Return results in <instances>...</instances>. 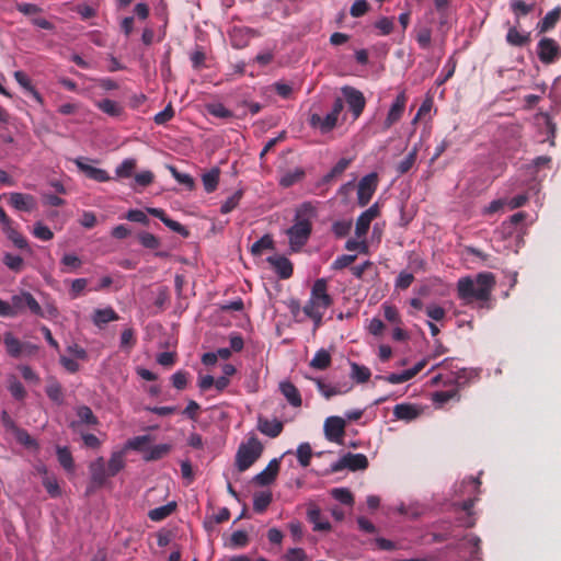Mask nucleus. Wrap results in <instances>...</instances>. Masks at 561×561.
<instances>
[{"instance_id": "f257e3e1", "label": "nucleus", "mask_w": 561, "mask_h": 561, "mask_svg": "<svg viewBox=\"0 0 561 561\" xmlns=\"http://www.w3.org/2000/svg\"><path fill=\"white\" fill-rule=\"evenodd\" d=\"M495 276L490 272L479 273L476 278L461 277L457 282L458 298L465 304L488 302L495 287Z\"/></svg>"}, {"instance_id": "f03ea898", "label": "nucleus", "mask_w": 561, "mask_h": 561, "mask_svg": "<svg viewBox=\"0 0 561 561\" xmlns=\"http://www.w3.org/2000/svg\"><path fill=\"white\" fill-rule=\"evenodd\" d=\"M333 305V298L328 293V280L318 278L314 280L310 297L302 308L306 317L313 322V332L322 325V319L325 311Z\"/></svg>"}, {"instance_id": "7ed1b4c3", "label": "nucleus", "mask_w": 561, "mask_h": 561, "mask_svg": "<svg viewBox=\"0 0 561 561\" xmlns=\"http://www.w3.org/2000/svg\"><path fill=\"white\" fill-rule=\"evenodd\" d=\"M314 215V208L310 203H305L297 210L294 225L287 229L291 251L298 252L309 240L312 231L310 217Z\"/></svg>"}, {"instance_id": "20e7f679", "label": "nucleus", "mask_w": 561, "mask_h": 561, "mask_svg": "<svg viewBox=\"0 0 561 561\" xmlns=\"http://www.w3.org/2000/svg\"><path fill=\"white\" fill-rule=\"evenodd\" d=\"M344 103L341 98H336L333 102L332 110L325 117H321L317 113L310 114L308 123L310 127L319 129L321 134H328L333 130L337 124L339 116L343 111Z\"/></svg>"}, {"instance_id": "39448f33", "label": "nucleus", "mask_w": 561, "mask_h": 561, "mask_svg": "<svg viewBox=\"0 0 561 561\" xmlns=\"http://www.w3.org/2000/svg\"><path fill=\"white\" fill-rule=\"evenodd\" d=\"M263 446L257 438L252 437L247 444H242L236 456V465L240 472L248 470L261 456Z\"/></svg>"}, {"instance_id": "423d86ee", "label": "nucleus", "mask_w": 561, "mask_h": 561, "mask_svg": "<svg viewBox=\"0 0 561 561\" xmlns=\"http://www.w3.org/2000/svg\"><path fill=\"white\" fill-rule=\"evenodd\" d=\"M3 345L7 354L12 358L32 356L38 351L37 345L21 341L12 332L3 334Z\"/></svg>"}, {"instance_id": "0eeeda50", "label": "nucleus", "mask_w": 561, "mask_h": 561, "mask_svg": "<svg viewBox=\"0 0 561 561\" xmlns=\"http://www.w3.org/2000/svg\"><path fill=\"white\" fill-rule=\"evenodd\" d=\"M14 317L28 310L32 314L44 317L43 309L34 296L28 291H22L11 297Z\"/></svg>"}, {"instance_id": "6e6552de", "label": "nucleus", "mask_w": 561, "mask_h": 561, "mask_svg": "<svg viewBox=\"0 0 561 561\" xmlns=\"http://www.w3.org/2000/svg\"><path fill=\"white\" fill-rule=\"evenodd\" d=\"M368 467V459L364 454L347 453L330 467V472H339L344 469L351 471L365 470Z\"/></svg>"}, {"instance_id": "1a4fd4ad", "label": "nucleus", "mask_w": 561, "mask_h": 561, "mask_svg": "<svg viewBox=\"0 0 561 561\" xmlns=\"http://www.w3.org/2000/svg\"><path fill=\"white\" fill-rule=\"evenodd\" d=\"M378 187V174L371 172L360 179L357 185V203L365 207L370 202Z\"/></svg>"}, {"instance_id": "9d476101", "label": "nucleus", "mask_w": 561, "mask_h": 561, "mask_svg": "<svg viewBox=\"0 0 561 561\" xmlns=\"http://www.w3.org/2000/svg\"><path fill=\"white\" fill-rule=\"evenodd\" d=\"M537 55L542 64L550 65L561 57V47L550 37H542L537 45Z\"/></svg>"}, {"instance_id": "9b49d317", "label": "nucleus", "mask_w": 561, "mask_h": 561, "mask_svg": "<svg viewBox=\"0 0 561 561\" xmlns=\"http://www.w3.org/2000/svg\"><path fill=\"white\" fill-rule=\"evenodd\" d=\"M342 93L353 117L357 119L363 114L366 106V99L363 92L354 87L345 85L342 88Z\"/></svg>"}, {"instance_id": "f8f14e48", "label": "nucleus", "mask_w": 561, "mask_h": 561, "mask_svg": "<svg viewBox=\"0 0 561 561\" xmlns=\"http://www.w3.org/2000/svg\"><path fill=\"white\" fill-rule=\"evenodd\" d=\"M407 102L408 96L404 91L400 92L396 96L382 123L383 130L390 129L394 124H397L402 118Z\"/></svg>"}, {"instance_id": "ddd939ff", "label": "nucleus", "mask_w": 561, "mask_h": 561, "mask_svg": "<svg viewBox=\"0 0 561 561\" xmlns=\"http://www.w3.org/2000/svg\"><path fill=\"white\" fill-rule=\"evenodd\" d=\"M379 215H380V206L378 203H375L368 209H366L358 216V218L356 220V225H355V234H356L357 239H362V238L366 237L371 221L374 219H376L377 217H379Z\"/></svg>"}, {"instance_id": "4468645a", "label": "nucleus", "mask_w": 561, "mask_h": 561, "mask_svg": "<svg viewBox=\"0 0 561 561\" xmlns=\"http://www.w3.org/2000/svg\"><path fill=\"white\" fill-rule=\"evenodd\" d=\"M87 158L79 157L73 159V163L77 165L80 172H82L87 178L90 180H93L95 182H107L111 180V176L108 175L107 171L95 168L87 163Z\"/></svg>"}, {"instance_id": "2eb2a0df", "label": "nucleus", "mask_w": 561, "mask_h": 561, "mask_svg": "<svg viewBox=\"0 0 561 561\" xmlns=\"http://www.w3.org/2000/svg\"><path fill=\"white\" fill-rule=\"evenodd\" d=\"M325 437L330 442L341 443L345 434V421L340 416H330L324 422Z\"/></svg>"}, {"instance_id": "dca6fc26", "label": "nucleus", "mask_w": 561, "mask_h": 561, "mask_svg": "<svg viewBox=\"0 0 561 561\" xmlns=\"http://www.w3.org/2000/svg\"><path fill=\"white\" fill-rule=\"evenodd\" d=\"M9 204L19 211H33L36 206V198L31 194L13 192L9 195Z\"/></svg>"}, {"instance_id": "f3484780", "label": "nucleus", "mask_w": 561, "mask_h": 561, "mask_svg": "<svg viewBox=\"0 0 561 561\" xmlns=\"http://www.w3.org/2000/svg\"><path fill=\"white\" fill-rule=\"evenodd\" d=\"M89 470L91 474V482L96 488L103 486L106 482V479L110 477L103 457H99L92 461L89 466Z\"/></svg>"}, {"instance_id": "a211bd4d", "label": "nucleus", "mask_w": 561, "mask_h": 561, "mask_svg": "<svg viewBox=\"0 0 561 561\" xmlns=\"http://www.w3.org/2000/svg\"><path fill=\"white\" fill-rule=\"evenodd\" d=\"M147 213L153 217L159 218L168 228H170L172 231L181 234L182 237H188L190 232L179 221H175L168 217L165 211L162 208H153L149 207L147 208Z\"/></svg>"}, {"instance_id": "6ab92c4d", "label": "nucleus", "mask_w": 561, "mask_h": 561, "mask_svg": "<svg viewBox=\"0 0 561 561\" xmlns=\"http://www.w3.org/2000/svg\"><path fill=\"white\" fill-rule=\"evenodd\" d=\"M267 262L274 268L282 279H288L294 273L293 263L284 255H274L267 257Z\"/></svg>"}, {"instance_id": "aec40b11", "label": "nucleus", "mask_w": 561, "mask_h": 561, "mask_svg": "<svg viewBox=\"0 0 561 561\" xmlns=\"http://www.w3.org/2000/svg\"><path fill=\"white\" fill-rule=\"evenodd\" d=\"M279 468V460L276 458L272 459L266 468L253 478L254 483L262 486L271 484L276 479Z\"/></svg>"}, {"instance_id": "412c9836", "label": "nucleus", "mask_w": 561, "mask_h": 561, "mask_svg": "<svg viewBox=\"0 0 561 561\" xmlns=\"http://www.w3.org/2000/svg\"><path fill=\"white\" fill-rule=\"evenodd\" d=\"M422 413V409L415 404L411 403H400L394 405L393 415L398 420H402L405 422H411L417 419Z\"/></svg>"}, {"instance_id": "4be33fe9", "label": "nucleus", "mask_w": 561, "mask_h": 561, "mask_svg": "<svg viewBox=\"0 0 561 561\" xmlns=\"http://www.w3.org/2000/svg\"><path fill=\"white\" fill-rule=\"evenodd\" d=\"M283 428H284L283 422L278 421L276 419L268 420V419H265L262 416L259 417L257 430L262 434H264L268 437H272V438L277 437L283 432Z\"/></svg>"}, {"instance_id": "5701e85b", "label": "nucleus", "mask_w": 561, "mask_h": 561, "mask_svg": "<svg viewBox=\"0 0 561 561\" xmlns=\"http://www.w3.org/2000/svg\"><path fill=\"white\" fill-rule=\"evenodd\" d=\"M308 520L313 524V530L327 531L331 529L328 519L322 518L321 510L316 504H310L307 510Z\"/></svg>"}, {"instance_id": "b1692460", "label": "nucleus", "mask_w": 561, "mask_h": 561, "mask_svg": "<svg viewBox=\"0 0 561 561\" xmlns=\"http://www.w3.org/2000/svg\"><path fill=\"white\" fill-rule=\"evenodd\" d=\"M279 391L294 408L301 407L302 399L298 388L290 381L279 382Z\"/></svg>"}, {"instance_id": "393cba45", "label": "nucleus", "mask_w": 561, "mask_h": 561, "mask_svg": "<svg viewBox=\"0 0 561 561\" xmlns=\"http://www.w3.org/2000/svg\"><path fill=\"white\" fill-rule=\"evenodd\" d=\"M352 159L342 158L340 159L335 165L328 172L320 181L319 185H328L334 179L341 176L344 171L350 167Z\"/></svg>"}, {"instance_id": "a878e982", "label": "nucleus", "mask_w": 561, "mask_h": 561, "mask_svg": "<svg viewBox=\"0 0 561 561\" xmlns=\"http://www.w3.org/2000/svg\"><path fill=\"white\" fill-rule=\"evenodd\" d=\"M14 79L16 82L26 91L28 92L32 98L39 104H43V98L41 93L33 87L30 78L27 75L21 70H18L14 72Z\"/></svg>"}, {"instance_id": "bb28decb", "label": "nucleus", "mask_w": 561, "mask_h": 561, "mask_svg": "<svg viewBox=\"0 0 561 561\" xmlns=\"http://www.w3.org/2000/svg\"><path fill=\"white\" fill-rule=\"evenodd\" d=\"M118 319H119V316L111 307H107L104 309H95L94 313H93V318H92L93 323L96 327H102L108 322L117 321Z\"/></svg>"}, {"instance_id": "cd10ccee", "label": "nucleus", "mask_w": 561, "mask_h": 561, "mask_svg": "<svg viewBox=\"0 0 561 561\" xmlns=\"http://www.w3.org/2000/svg\"><path fill=\"white\" fill-rule=\"evenodd\" d=\"M96 106L111 117H119L124 114V107L118 102L110 99L98 101Z\"/></svg>"}, {"instance_id": "c85d7f7f", "label": "nucleus", "mask_w": 561, "mask_h": 561, "mask_svg": "<svg viewBox=\"0 0 561 561\" xmlns=\"http://www.w3.org/2000/svg\"><path fill=\"white\" fill-rule=\"evenodd\" d=\"M561 16V9L554 8L549 11L546 16L538 23L537 28L539 33H546L553 28Z\"/></svg>"}, {"instance_id": "c756f323", "label": "nucleus", "mask_w": 561, "mask_h": 561, "mask_svg": "<svg viewBox=\"0 0 561 561\" xmlns=\"http://www.w3.org/2000/svg\"><path fill=\"white\" fill-rule=\"evenodd\" d=\"M3 232L7 234L8 239L12 241V243L20 250H25L28 253L32 252L27 240L15 229L12 225H9L3 229Z\"/></svg>"}, {"instance_id": "7c9ffc66", "label": "nucleus", "mask_w": 561, "mask_h": 561, "mask_svg": "<svg viewBox=\"0 0 561 561\" xmlns=\"http://www.w3.org/2000/svg\"><path fill=\"white\" fill-rule=\"evenodd\" d=\"M506 42L511 46L523 47L530 42V33L523 34L515 26L510 27L506 34Z\"/></svg>"}, {"instance_id": "2f4dec72", "label": "nucleus", "mask_w": 561, "mask_h": 561, "mask_svg": "<svg viewBox=\"0 0 561 561\" xmlns=\"http://www.w3.org/2000/svg\"><path fill=\"white\" fill-rule=\"evenodd\" d=\"M56 455H57L59 465L66 471L71 472L75 470V461H73L71 451L67 446H57Z\"/></svg>"}, {"instance_id": "473e14b6", "label": "nucleus", "mask_w": 561, "mask_h": 561, "mask_svg": "<svg viewBox=\"0 0 561 561\" xmlns=\"http://www.w3.org/2000/svg\"><path fill=\"white\" fill-rule=\"evenodd\" d=\"M219 176L220 170L218 168H213L211 170L203 174L202 182L207 193H213L214 191L217 190Z\"/></svg>"}, {"instance_id": "72a5a7b5", "label": "nucleus", "mask_w": 561, "mask_h": 561, "mask_svg": "<svg viewBox=\"0 0 561 561\" xmlns=\"http://www.w3.org/2000/svg\"><path fill=\"white\" fill-rule=\"evenodd\" d=\"M125 467V458L123 451H114L107 462L106 469L110 477L116 476Z\"/></svg>"}, {"instance_id": "f704fd0d", "label": "nucleus", "mask_w": 561, "mask_h": 561, "mask_svg": "<svg viewBox=\"0 0 561 561\" xmlns=\"http://www.w3.org/2000/svg\"><path fill=\"white\" fill-rule=\"evenodd\" d=\"M175 508L176 504L174 502H170L165 505L150 510L148 513V517L153 522H161L165 519L168 516H170Z\"/></svg>"}, {"instance_id": "c9c22d12", "label": "nucleus", "mask_w": 561, "mask_h": 561, "mask_svg": "<svg viewBox=\"0 0 561 561\" xmlns=\"http://www.w3.org/2000/svg\"><path fill=\"white\" fill-rule=\"evenodd\" d=\"M331 365V355L330 353L324 350V348H321L319 350L313 358L311 359L310 362V366L312 368H316V369H319V370H324L327 369L329 366Z\"/></svg>"}, {"instance_id": "e433bc0d", "label": "nucleus", "mask_w": 561, "mask_h": 561, "mask_svg": "<svg viewBox=\"0 0 561 561\" xmlns=\"http://www.w3.org/2000/svg\"><path fill=\"white\" fill-rule=\"evenodd\" d=\"M170 450L171 445L169 444L156 445L146 451L144 459L146 461H156L167 456L170 453Z\"/></svg>"}, {"instance_id": "4c0bfd02", "label": "nucleus", "mask_w": 561, "mask_h": 561, "mask_svg": "<svg viewBox=\"0 0 561 561\" xmlns=\"http://www.w3.org/2000/svg\"><path fill=\"white\" fill-rule=\"evenodd\" d=\"M46 394L47 397L58 405L62 404L65 401L64 390L61 385L54 380L49 382L46 387Z\"/></svg>"}, {"instance_id": "58836bf2", "label": "nucleus", "mask_w": 561, "mask_h": 561, "mask_svg": "<svg viewBox=\"0 0 561 561\" xmlns=\"http://www.w3.org/2000/svg\"><path fill=\"white\" fill-rule=\"evenodd\" d=\"M305 176V171L301 168H296L286 172L279 181L283 187H290L291 185L301 181Z\"/></svg>"}, {"instance_id": "ea45409f", "label": "nucleus", "mask_w": 561, "mask_h": 561, "mask_svg": "<svg viewBox=\"0 0 561 561\" xmlns=\"http://www.w3.org/2000/svg\"><path fill=\"white\" fill-rule=\"evenodd\" d=\"M274 249V240L270 234H264L257 241H255L251 247V253L254 256L262 255L264 250Z\"/></svg>"}, {"instance_id": "a19ab883", "label": "nucleus", "mask_w": 561, "mask_h": 561, "mask_svg": "<svg viewBox=\"0 0 561 561\" xmlns=\"http://www.w3.org/2000/svg\"><path fill=\"white\" fill-rule=\"evenodd\" d=\"M243 197V191L238 190L231 196H229L220 206V213L227 215L234 210Z\"/></svg>"}, {"instance_id": "79ce46f5", "label": "nucleus", "mask_w": 561, "mask_h": 561, "mask_svg": "<svg viewBox=\"0 0 561 561\" xmlns=\"http://www.w3.org/2000/svg\"><path fill=\"white\" fill-rule=\"evenodd\" d=\"M206 111L209 115L221 119H228L233 117V113L230 110H228L224 104L218 102L206 104Z\"/></svg>"}, {"instance_id": "37998d69", "label": "nucleus", "mask_w": 561, "mask_h": 561, "mask_svg": "<svg viewBox=\"0 0 561 561\" xmlns=\"http://www.w3.org/2000/svg\"><path fill=\"white\" fill-rule=\"evenodd\" d=\"M417 148L414 147L405 157L397 164V172L399 175L408 173L416 161Z\"/></svg>"}, {"instance_id": "c03bdc74", "label": "nucleus", "mask_w": 561, "mask_h": 561, "mask_svg": "<svg viewBox=\"0 0 561 561\" xmlns=\"http://www.w3.org/2000/svg\"><path fill=\"white\" fill-rule=\"evenodd\" d=\"M352 374L351 377L358 383L367 382L371 376L370 369L366 366L351 363Z\"/></svg>"}, {"instance_id": "a18cd8bd", "label": "nucleus", "mask_w": 561, "mask_h": 561, "mask_svg": "<svg viewBox=\"0 0 561 561\" xmlns=\"http://www.w3.org/2000/svg\"><path fill=\"white\" fill-rule=\"evenodd\" d=\"M316 383H317V388L319 390V392L325 398V399H330L332 398L333 396H336V394H341V393H346L347 391L351 390V387L346 388L345 390H341L334 386H331L329 383H325L324 381L320 380V379H314Z\"/></svg>"}, {"instance_id": "49530a36", "label": "nucleus", "mask_w": 561, "mask_h": 561, "mask_svg": "<svg viewBox=\"0 0 561 561\" xmlns=\"http://www.w3.org/2000/svg\"><path fill=\"white\" fill-rule=\"evenodd\" d=\"M272 502L270 492H260L254 495L253 508L256 513H263Z\"/></svg>"}, {"instance_id": "de8ad7c7", "label": "nucleus", "mask_w": 561, "mask_h": 561, "mask_svg": "<svg viewBox=\"0 0 561 561\" xmlns=\"http://www.w3.org/2000/svg\"><path fill=\"white\" fill-rule=\"evenodd\" d=\"M331 495L333 499L344 505L351 506L354 504V496L352 492L346 488H334L331 490Z\"/></svg>"}, {"instance_id": "09e8293b", "label": "nucleus", "mask_w": 561, "mask_h": 561, "mask_svg": "<svg viewBox=\"0 0 561 561\" xmlns=\"http://www.w3.org/2000/svg\"><path fill=\"white\" fill-rule=\"evenodd\" d=\"M136 169V160L133 158L125 159L119 165H117L115 173L118 178L128 179L133 175Z\"/></svg>"}, {"instance_id": "8fccbe9b", "label": "nucleus", "mask_w": 561, "mask_h": 561, "mask_svg": "<svg viewBox=\"0 0 561 561\" xmlns=\"http://www.w3.org/2000/svg\"><path fill=\"white\" fill-rule=\"evenodd\" d=\"M60 263L64 266L61 270L64 273L73 272L82 265V261L76 254H65Z\"/></svg>"}, {"instance_id": "3c124183", "label": "nucleus", "mask_w": 561, "mask_h": 561, "mask_svg": "<svg viewBox=\"0 0 561 561\" xmlns=\"http://www.w3.org/2000/svg\"><path fill=\"white\" fill-rule=\"evenodd\" d=\"M77 415L80 419V421L87 425H98L99 424L98 417L94 415L93 411L88 405L79 407L77 409Z\"/></svg>"}, {"instance_id": "603ef678", "label": "nucleus", "mask_w": 561, "mask_h": 561, "mask_svg": "<svg viewBox=\"0 0 561 561\" xmlns=\"http://www.w3.org/2000/svg\"><path fill=\"white\" fill-rule=\"evenodd\" d=\"M8 389L12 397L19 401L24 400L26 397V390L24 386L14 376L11 377Z\"/></svg>"}, {"instance_id": "864d4df0", "label": "nucleus", "mask_w": 561, "mask_h": 561, "mask_svg": "<svg viewBox=\"0 0 561 561\" xmlns=\"http://www.w3.org/2000/svg\"><path fill=\"white\" fill-rule=\"evenodd\" d=\"M3 264L10 268L11 271L19 273L23 270L24 261L19 255H13L11 253H5L3 256Z\"/></svg>"}, {"instance_id": "5fc2aeb1", "label": "nucleus", "mask_w": 561, "mask_h": 561, "mask_svg": "<svg viewBox=\"0 0 561 561\" xmlns=\"http://www.w3.org/2000/svg\"><path fill=\"white\" fill-rule=\"evenodd\" d=\"M312 457V449L308 443H302L297 448V458L302 467H308Z\"/></svg>"}, {"instance_id": "6e6d98bb", "label": "nucleus", "mask_w": 561, "mask_h": 561, "mask_svg": "<svg viewBox=\"0 0 561 561\" xmlns=\"http://www.w3.org/2000/svg\"><path fill=\"white\" fill-rule=\"evenodd\" d=\"M32 233L36 239L42 241H49L54 238L53 231L42 221L35 222Z\"/></svg>"}, {"instance_id": "4d7b16f0", "label": "nucleus", "mask_w": 561, "mask_h": 561, "mask_svg": "<svg viewBox=\"0 0 561 561\" xmlns=\"http://www.w3.org/2000/svg\"><path fill=\"white\" fill-rule=\"evenodd\" d=\"M138 240L146 249L156 250L160 247V240L150 232L142 231L138 233Z\"/></svg>"}, {"instance_id": "13d9d810", "label": "nucleus", "mask_w": 561, "mask_h": 561, "mask_svg": "<svg viewBox=\"0 0 561 561\" xmlns=\"http://www.w3.org/2000/svg\"><path fill=\"white\" fill-rule=\"evenodd\" d=\"M510 7L517 18L529 14L534 9V4H528L523 0H512Z\"/></svg>"}, {"instance_id": "bf43d9fd", "label": "nucleus", "mask_w": 561, "mask_h": 561, "mask_svg": "<svg viewBox=\"0 0 561 561\" xmlns=\"http://www.w3.org/2000/svg\"><path fill=\"white\" fill-rule=\"evenodd\" d=\"M455 398L459 399V390L457 388L435 392L433 396V401L439 404H444Z\"/></svg>"}, {"instance_id": "052dcab7", "label": "nucleus", "mask_w": 561, "mask_h": 561, "mask_svg": "<svg viewBox=\"0 0 561 561\" xmlns=\"http://www.w3.org/2000/svg\"><path fill=\"white\" fill-rule=\"evenodd\" d=\"M135 331L131 328L125 329L121 334V348L129 352L136 345Z\"/></svg>"}, {"instance_id": "680f3d73", "label": "nucleus", "mask_w": 561, "mask_h": 561, "mask_svg": "<svg viewBox=\"0 0 561 561\" xmlns=\"http://www.w3.org/2000/svg\"><path fill=\"white\" fill-rule=\"evenodd\" d=\"M409 375L410 374L407 370H403L402 373L398 374L393 373L387 376H376V379H380L392 385H399L409 381L411 379Z\"/></svg>"}, {"instance_id": "e2e57ef3", "label": "nucleus", "mask_w": 561, "mask_h": 561, "mask_svg": "<svg viewBox=\"0 0 561 561\" xmlns=\"http://www.w3.org/2000/svg\"><path fill=\"white\" fill-rule=\"evenodd\" d=\"M43 485L50 497H58L61 495V490L56 478L45 476L43 479Z\"/></svg>"}, {"instance_id": "0e129e2a", "label": "nucleus", "mask_w": 561, "mask_h": 561, "mask_svg": "<svg viewBox=\"0 0 561 561\" xmlns=\"http://www.w3.org/2000/svg\"><path fill=\"white\" fill-rule=\"evenodd\" d=\"M13 434H14L18 443H20L21 445H23L25 447H35V446H37L36 440L34 438H32V436L27 433L26 430L18 427L13 432Z\"/></svg>"}, {"instance_id": "69168bd1", "label": "nucleus", "mask_w": 561, "mask_h": 561, "mask_svg": "<svg viewBox=\"0 0 561 561\" xmlns=\"http://www.w3.org/2000/svg\"><path fill=\"white\" fill-rule=\"evenodd\" d=\"M249 542V536L244 530H237L230 537V546L233 548H243Z\"/></svg>"}, {"instance_id": "338daca9", "label": "nucleus", "mask_w": 561, "mask_h": 561, "mask_svg": "<svg viewBox=\"0 0 561 561\" xmlns=\"http://www.w3.org/2000/svg\"><path fill=\"white\" fill-rule=\"evenodd\" d=\"M432 41V31L430 27H422L416 33V42L421 48L426 49L430 47Z\"/></svg>"}, {"instance_id": "774afa93", "label": "nucleus", "mask_w": 561, "mask_h": 561, "mask_svg": "<svg viewBox=\"0 0 561 561\" xmlns=\"http://www.w3.org/2000/svg\"><path fill=\"white\" fill-rule=\"evenodd\" d=\"M125 218L129 221L139 222L145 226L149 225V218L147 214L139 209H130L126 213Z\"/></svg>"}]
</instances>
